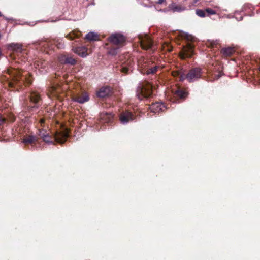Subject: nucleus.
Here are the masks:
<instances>
[{"mask_svg":"<svg viewBox=\"0 0 260 260\" xmlns=\"http://www.w3.org/2000/svg\"><path fill=\"white\" fill-rule=\"evenodd\" d=\"M121 70L122 72L124 73H128L129 72V68L126 67H122L121 69Z\"/></svg>","mask_w":260,"mask_h":260,"instance_id":"obj_30","label":"nucleus"},{"mask_svg":"<svg viewBox=\"0 0 260 260\" xmlns=\"http://www.w3.org/2000/svg\"><path fill=\"white\" fill-rule=\"evenodd\" d=\"M37 141L36 137L34 135H29L23 139L22 142L25 144H32Z\"/></svg>","mask_w":260,"mask_h":260,"instance_id":"obj_24","label":"nucleus"},{"mask_svg":"<svg viewBox=\"0 0 260 260\" xmlns=\"http://www.w3.org/2000/svg\"><path fill=\"white\" fill-rule=\"evenodd\" d=\"M85 39L90 41H97L99 40V36L97 33L91 31L86 34Z\"/></svg>","mask_w":260,"mask_h":260,"instance_id":"obj_22","label":"nucleus"},{"mask_svg":"<svg viewBox=\"0 0 260 260\" xmlns=\"http://www.w3.org/2000/svg\"><path fill=\"white\" fill-rule=\"evenodd\" d=\"M152 95V85L148 82L140 83L137 87L136 95L140 100H148Z\"/></svg>","mask_w":260,"mask_h":260,"instance_id":"obj_2","label":"nucleus"},{"mask_svg":"<svg viewBox=\"0 0 260 260\" xmlns=\"http://www.w3.org/2000/svg\"><path fill=\"white\" fill-rule=\"evenodd\" d=\"M259 71H260V65H259Z\"/></svg>","mask_w":260,"mask_h":260,"instance_id":"obj_43","label":"nucleus"},{"mask_svg":"<svg viewBox=\"0 0 260 260\" xmlns=\"http://www.w3.org/2000/svg\"><path fill=\"white\" fill-rule=\"evenodd\" d=\"M161 70V66L157 63L148 61L144 67L143 73L147 75H155Z\"/></svg>","mask_w":260,"mask_h":260,"instance_id":"obj_4","label":"nucleus"},{"mask_svg":"<svg viewBox=\"0 0 260 260\" xmlns=\"http://www.w3.org/2000/svg\"><path fill=\"white\" fill-rule=\"evenodd\" d=\"M81 36V32L78 31H73L67 35V38H68L70 40H74L75 39H78Z\"/></svg>","mask_w":260,"mask_h":260,"instance_id":"obj_25","label":"nucleus"},{"mask_svg":"<svg viewBox=\"0 0 260 260\" xmlns=\"http://www.w3.org/2000/svg\"><path fill=\"white\" fill-rule=\"evenodd\" d=\"M5 119L0 116V125L3 124L5 122Z\"/></svg>","mask_w":260,"mask_h":260,"instance_id":"obj_31","label":"nucleus"},{"mask_svg":"<svg viewBox=\"0 0 260 260\" xmlns=\"http://www.w3.org/2000/svg\"><path fill=\"white\" fill-rule=\"evenodd\" d=\"M45 42H43L41 43V45H42V46L45 45Z\"/></svg>","mask_w":260,"mask_h":260,"instance_id":"obj_37","label":"nucleus"},{"mask_svg":"<svg viewBox=\"0 0 260 260\" xmlns=\"http://www.w3.org/2000/svg\"><path fill=\"white\" fill-rule=\"evenodd\" d=\"M8 48L18 54H21L24 51L21 44L12 43L8 45Z\"/></svg>","mask_w":260,"mask_h":260,"instance_id":"obj_12","label":"nucleus"},{"mask_svg":"<svg viewBox=\"0 0 260 260\" xmlns=\"http://www.w3.org/2000/svg\"><path fill=\"white\" fill-rule=\"evenodd\" d=\"M193 53V47L191 44H189L186 49H184L183 58L190 57Z\"/></svg>","mask_w":260,"mask_h":260,"instance_id":"obj_20","label":"nucleus"},{"mask_svg":"<svg viewBox=\"0 0 260 260\" xmlns=\"http://www.w3.org/2000/svg\"><path fill=\"white\" fill-rule=\"evenodd\" d=\"M100 122L109 123L111 122L113 120V115L107 112L101 113L100 115Z\"/></svg>","mask_w":260,"mask_h":260,"instance_id":"obj_13","label":"nucleus"},{"mask_svg":"<svg viewBox=\"0 0 260 260\" xmlns=\"http://www.w3.org/2000/svg\"><path fill=\"white\" fill-rule=\"evenodd\" d=\"M139 42L141 47L145 50H153V43L151 38L147 35H140L139 36Z\"/></svg>","mask_w":260,"mask_h":260,"instance_id":"obj_5","label":"nucleus"},{"mask_svg":"<svg viewBox=\"0 0 260 260\" xmlns=\"http://www.w3.org/2000/svg\"><path fill=\"white\" fill-rule=\"evenodd\" d=\"M221 76V73H218L217 75H215V77L216 79H219Z\"/></svg>","mask_w":260,"mask_h":260,"instance_id":"obj_33","label":"nucleus"},{"mask_svg":"<svg viewBox=\"0 0 260 260\" xmlns=\"http://www.w3.org/2000/svg\"><path fill=\"white\" fill-rule=\"evenodd\" d=\"M39 135L42 139L43 141L48 144L53 143L51 140V136L44 129H40L39 131Z\"/></svg>","mask_w":260,"mask_h":260,"instance_id":"obj_14","label":"nucleus"},{"mask_svg":"<svg viewBox=\"0 0 260 260\" xmlns=\"http://www.w3.org/2000/svg\"><path fill=\"white\" fill-rule=\"evenodd\" d=\"M6 19L7 20H11V19H12L11 18H6Z\"/></svg>","mask_w":260,"mask_h":260,"instance_id":"obj_38","label":"nucleus"},{"mask_svg":"<svg viewBox=\"0 0 260 260\" xmlns=\"http://www.w3.org/2000/svg\"><path fill=\"white\" fill-rule=\"evenodd\" d=\"M198 0H195V2H197Z\"/></svg>","mask_w":260,"mask_h":260,"instance_id":"obj_42","label":"nucleus"},{"mask_svg":"<svg viewBox=\"0 0 260 260\" xmlns=\"http://www.w3.org/2000/svg\"><path fill=\"white\" fill-rule=\"evenodd\" d=\"M187 95V93L183 89L179 88L173 93V99H172V102H178L179 99H184Z\"/></svg>","mask_w":260,"mask_h":260,"instance_id":"obj_9","label":"nucleus"},{"mask_svg":"<svg viewBox=\"0 0 260 260\" xmlns=\"http://www.w3.org/2000/svg\"><path fill=\"white\" fill-rule=\"evenodd\" d=\"M68 136V134L67 133H63L62 134L56 135L55 139L58 143H63L66 141Z\"/></svg>","mask_w":260,"mask_h":260,"instance_id":"obj_23","label":"nucleus"},{"mask_svg":"<svg viewBox=\"0 0 260 260\" xmlns=\"http://www.w3.org/2000/svg\"><path fill=\"white\" fill-rule=\"evenodd\" d=\"M73 51L79 56L84 57L87 55V48L84 46L78 47L73 49Z\"/></svg>","mask_w":260,"mask_h":260,"instance_id":"obj_17","label":"nucleus"},{"mask_svg":"<svg viewBox=\"0 0 260 260\" xmlns=\"http://www.w3.org/2000/svg\"><path fill=\"white\" fill-rule=\"evenodd\" d=\"M56 46H57V48H61L63 47V45L59 43L58 44H57Z\"/></svg>","mask_w":260,"mask_h":260,"instance_id":"obj_32","label":"nucleus"},{"mask_svg":"<svg viewBox=\"0 0 260 260\" xmlns=\"http://www.w3.org/2000/svg\"><path fill=\"white\" fill-rule=\"evenodd\" d=\"M118 48H111L109 51L108 53L109 54L111 55H116L118 52Z\"/></svg>","mask_w":260,"mask_h":260,"instance_id":"obj_29","label":"nucleus"},{"mask_svg":"<svg viewBox=\"0 0 260 260\" xmlns=\"http://www.w3.org/2000/svg\"><path fill=\"white\" fill-rule=\"evenodd\" d=\"M111 90L109 87L104 86L101 87L97 92V96L100 98H104L108 96L110 93Z\"/></svg>","mask_w":260,"mask_h":260,"instance_id":"obj_16","label":"nucleus"},{"mask_svg":"<svg viewBox=\"0 0 260 260\" xmlns=\"http://www.w3.org/2000/svg\"><path fill=\"white\" fill-rule=\"evenodd\" d=\"M56 89L54 87H52L50 88V92H54L55 91Z\"/></svg>","mask_w":260,"mask_h":260,"instance_id":"obj_35","label":"nucleus"},{"mask_svg":"<svg viewBox=\"0 0 260 260\" xmlns=\"http://www.w3.org/2000/svg\"><path fill=\"white\" fill-rule=\"evenodd\" d=\"M59 61L61 63L69 64L71 65H74L76 63V60L72 57L66 56V55L61 56L59 58Z\"/></svg>","mask_w":260,"mask_h":260,"instance_id":"obj_15","label":"nucleus"},{"mask_svg":"<svg viewBox=\"0 0 260 260\" xmlns=\"http://www.w3.org/2000/svg\"><path fill=\"white\" fill-rule=\"evenodd\" d=\"M89 100V95L85 93L83 94L77 95L74 98V101L80 104H83Z\"/></svg>","mask_w":260,"mask_h":260,"instance_id":"obj_18","label":"nucleus"},{"mask_svg":"<svg viewBox=\"0 0 260 260\" xmlns=\"http://www.w3.org/2000/svg\"><path fill=\"white\" fill-rule=\"evenodd\" d=\"M206 12V16H209L210 15H214L216 14V11L211 8H207L205 9Z\"/></svg>","mask_w":260,"mask_h":260,"instance_id":"obj_28","label":"nucleus"},{"mask_svg":"<svg viewBox=\"0 0 260 260\" xmlns=\"http://www.w3.org/2000/svg\"><path fill=\"white\" fill-rule=\"evenodd\" d=\"M243 11L235 12L234 15L232 16H229V18L234 17L237 21H241L243 19Z\"/></svg>","mask_w":260,"mask_h":260,"instance_id":"obj_26","label":"nucleus"},{"mask_svg":"<svg viewBox=\"0 0 260 260\" xmlns=\"http://www.w3.org/2000/svg\"><path fill=\"white\" fill-rule=\"evenodd\" d=\"M196 14L200 17H205L206 16V10L197 9L196 11Z\"/></svg>","mask_w":260,"mask_h":260,"instance_id":"obj_27","label":"nucleus"},{"mask_svg":"<svg viewBox=\"0 0 260 260\" xmlns=\"http://www.w3.org/2000/svg\"><path fill=\"white\" fill-rule=\"evenodd\" d=\"M120 121L122 124H126L135 119V116L131 112L125 111L120 115Z\"/></svg>","mask_w":260,"mask_h":260,"instance_id":"obj_7","label":"nucleus"},{"mask_svg":"<svg viewBox=\"0 0 260 260\" xmlns=\"http://www.w3.org/2000/svg\"><path fill=\"white\" fill-rule=\"evenodd\" d=\"M109 41L115 45L123 43L125 41L124 36L120 33L112 34L108 38Z\"/></svg>","mask_w":260,"mask_h":260,"instance_id":"obj_6","label":"nucleus"},{"mask_svg":"<svg viewBox=\"0 0 260 260\" xmlns=\"http://www.w3.org/2000/svg\"><path fill=\"white\" fill-rule=\"evenodd\" d=\"M234 52V48L231 47L222 48L221 50V53L225 57L231 56Z\"/></svg>","mask_w":260,"mask_h":260,"instance_id":"obj_21","label":"nucleus"},{"mask_svg":"<svg viewBox=\"0 0 260 260\" xmlns=\"http://www.w3.org/2000/svg\"><path fill=\"white\" fill-rule=\"evenodd\" d=\"M8 73L11 78V81H9L10 86H13V82H18L22 81V82L26 79V77L22 75L21 72L15 69H9L8 70Z\"/></svg>","mask_w":260,"mask_h":260,"instance_id":"obj_3","label":"nucleus"},{"mask_svg":"<svg viewBox=\"0 0 260 260\" xmlns=\"http://www.w3.org/2000/svg\"><path fill=\"white\" fill-rule=\"evenodd\" d=\"M165 0H157V3L158 4H162Z\"/></svg>","mask_w":260,"mask_h":260,"instance_id":"obj_34","label":"nucleus"},{"mask_svg":"<svg viewBox=\"0 0 260 260\" xmlns=\"http://www.w3.org/2000/svg\"><path fill=\"white\" fill-rule=\"evenodd\" d=\"M202 73V69L197 67L190 69L186 75L180 72H176L173 73V76L177 77L181 81L186 79L189 82H193L201 78Z\"/></svg>","mask_w":260,"mask_h":260,"instance_id":"obj_1","label":"nucleus"},{"mask_svg":"<svg viewBox=\"0 0 260 260\" xmlns=\"http://www.w3.org/2000/svg\"><path fill=\"white\" fill-rule=\"evenodd\" d=\"M40 123H41V124H43V123L44 122V119H40Z\"/></svg>","mask_w":260,"mask_h":260,"instance_id":"obj_36","label":"nucleus"},{"mask_svg":"<svg viewBox=\"0 0 260 260\" xmlns=\"http://www.w3.org/2000/svg\"><path fill=\"white\" fill-rule=\"evenodd\" d=\"M169 8L173 12H180L184 11L186 8L180 5H177L176 3H172L169 6Z\"/></svg>","mask_w":260,"mask_h":260,"instance_id":"obj_19","label":"nucleus"},{"mask_svg":"<svg viewBox=\"0 0 260 260\" xmlns=\"http://www.w3.org/2000/svg\"><path fill=\"white\" fill-rule=\"evenodd\" d=\"M34 66L38 69L40 72L43 73L44 71H47L48 69V62L42 59H37L34 61Z\"/></svg>","mask_w":260,"mask_h":260,"instance_id":"obj_10","label":"nucleus"},{"mask_svg":"<svg viewBox=\"0 0 260 260\" xmlns=\"http://www.w3.org/2000/svg\"><path fill=\"white\" fill-rule=\"evenodd\" d=\"M55 91L54 92H51L52 93V94H55V93H54Z\"/></svg>","mask_w":260,"mask_h":260,"instance_id":"obj_41","label":"nucleus"},{"mask_svg":"<svg viewBox=\"0 0 260 260\" xmlns=\"http://www.w3.org/2000/svg\"><path fill=\"white\" fill-rule=\"evenodd\" d=\"M160 11H162V10H160ZM163 11L166 12V11L164 10H163Z\"/></svg>","mask_w":260,"mask_h":260,"instance_id":"obj_40","label":"nucleus"},{"mask_svg":"<svg viewBox=\"0 0 260 260\" xmlns=\"http://www.w3.org/2000/svg\"><path fill=\"white\" fill-rule=\"evenodd\" d=\"M30 101L34 104V105L28 106V110L30 112H34L35 110L38 108L37 103L41 100L40 96L38 93L33 92L30 95Z\"/></svg>","mask_w":260,"mask_h":260,"instance_id":"obj_8","label":"nucleus"},{"mask_svg":"<svg viewBox=\"0 0 260 260\" xmlns=\"http://www.w3.org/2000/svg\"><path fill=\"white\" fill-rule=\"evenodd\" d=\"M166 108L164 104L160 102H156L152 104L150 107L151 111L154 113H159L164 111Z\"/></svg>","mask_w":260,"mask_h":260,"instance_id":"obj_11","label":"nucleus"},{"mask_svg":"<svg viewBox=\"0 0 260 260\" xmlns=\"http://www.w3.org/2000/svg\"><path fill=\"white\" fill-rule=\"evenodd\" d=\"M2 16V14L1 13V12H0V17Z\"/></svg>","mask_w":260,"mask_h":260,"instance_id":"obj_39","label":"nucleus"}]
</instances>
